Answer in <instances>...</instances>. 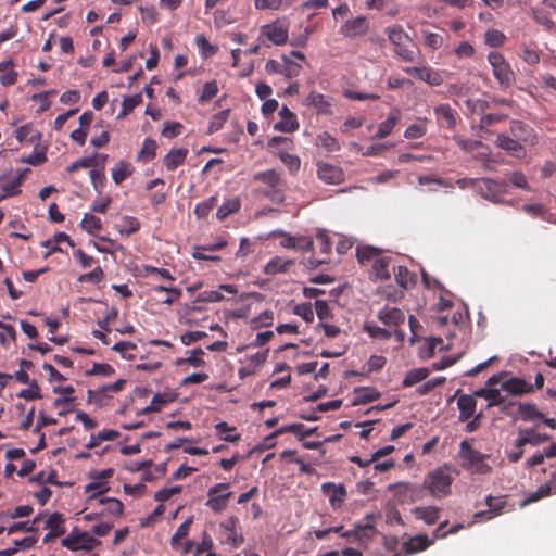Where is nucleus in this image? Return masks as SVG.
I'll list each match as a JSON object with an SVG mask.
<instances>
[{
    "instance_id": "nucleus-37",
    "label": "nucleus",
    "mask_w": 556,
    "mask_h": 556,
    "mask_svg": "<svg viewBox=\"0 0 556 556\" xmlns=\"http://www.w3.org/2000/svg\"><path fill=\"white\" fill-rule=\"evenodd\" d=\"M282 245L288 249H295L301 251H311L314 247V240L311 237H291L288 236Z\"/></svg>"
},
{
    "instance_id": "nucleus-36",
    "label": "nucleus",
    "mask_w": 556,
    "mask_h": 556,
    "mask_svg": "<svg viewBox=\"0 0 556 556\" xmlns=\"http://www.w3.org/2000/svg\"><path fill=\"white\" fill-rule=\"evenodd\" d=\"M40 138H41L40 131H38L31 123L25 124L16 130V139L21 143H23V142L34 143V142L39 141Z\"/></svg>"
},
{
    "instance_id": "nucleus-62",
    "label": "nucleus",
    "mask_w": 556,
    "mask_h": 556,
    "mask_svg": "<svg viewBox=\"0 0 556 556\" xmlns=\"http://www.w3.org/2000/svg\"><path fill=\"white\" fill-rule=\"evenodd\" d=\"M485 43L492 48H497L504 45L506 36L497 29H489L485 33Z\"/></svg>"
},
{
    "instance_id": "nucleus-47",
    "label": "nucleus",
    "mask_w": 556,
    "mask_h": 556,
    "mask_svg": "<svg viewBox=\"0 0 556 556\" xmlns=\"http://www.w3.org/2000/svg\"><path fill=\"white\" fill-rule=\"evenodd\" d=\"M52 391L55 394H62V397H58L53 401L54 407H60L65 404H72L75 401V397L73 396L75 390L74 387L72 386L54 387Z\"/></svg>"
},
{
    "instance_id": "nucleus-31",
    "label": "nucleus",
    "mask_w": 556,
    "mask_h": 556,
    "mask_svg": "<svg viewBox=\"0 0 556 556\" xmlns=\"http://www.w3.org/2000/svg\"><path fill=\"white\" fill-rule=\"evenodd\" d=\"M262 35L266 36L275 45H282L288 39V30L279 25H265L262 27Z\"/></svg>"
},
{
    "instance_id": "nucleus-55",
    "label": "nucleus",
    "mask_w": 556,
    "mask_h": 556,
    "mask_svg": "<svg viewBox=\"0 0 556 556\" xmlns=\"http://www.w3.org/2000/svg\"><path fill=\"white\" fill-rule=\"evenodd\" d=\"M195 45L200 54L205 59L213 56L218 50L216 46L210 43L204 35H198L195 37Z\"/></svg>"
},
{
    "instance_id": "nucleus-63",
    "label": "nucleus",
    "mask_w": 556,
    "mask_h": 556,
    "mask_svg": "<svg viewBox=\"0 0 556 556\" xmlns=\"http://www.w3.org/2000/svg\"><path fill=\"white\" fill-rule=\"evenodd\" d=\"M364 330L374 339L388 340L392 336L391 331L370 324H365Z\"/></svg>"
},
{
    "instance_id": "nucleus-4",
    "label": "nucleus",
    "mask_w": 556,
    "mask_h": 556,
    "mask_svg": "<svg viewBox=\"0 0 556 556\" xmlns=\"http://www.w3.org/2000/svg\"><path fill=\"white\" fill-rule=\"evenodd\" d=\"M488 62L492 67L493 75L502 89H507L515 81V73L509 63L500 52H491Z\"/></svg>"
},
{
    "instance_id": "nucleus-7",
    "label": "nucleus",
    "mask_w": 556,
    "mask_h": 556,
    "mask_svg": "<svg viewBox=\"0 0 556 556\" xmlns=\"http://www.w3.org/2000/svg\"><path fill=\"white\" fill-rule=\"evenodd\" d=\"M388 489L394 490L395 501L400 504L414 503L421 496V488L408 482L390 484Z\"/></svg>"
},
{
    "instance_id": "nucleus-28",
    "label": "nucleus",
    "mask_w": 556,
    "mask_h": 556,
    "mask_svg": "<svg viewBox=\"0 0 556 556\" xmlns=\"http://www.w3.org/2000/svg\"><path fill=\"white\" fill-rule=\"evenodd\" d=\"M188 155V149L179 148L172 149L163 160L164 166L167 170H175L178 166L182 165Z\"/></svg>"
},
{
    "instance_id": "nucleus-40",
    "label": "nucleus",
    "mask_w": 556,
    "mask_h": 556,
    "mask_svg": "<svg viewBox=\"0 0 556 556\" xmlns=\"http://www.w3.org/2000/svg\"><path fill=\"white\" fill-rule=\"evenodd\" d=\"M394 277L400 287L407 289L416 282V275L410 273L405 266L393 268Z\"/></svg>"
},
{
    "instance_id": "nucleus-48",
    "label": "nucleus",
    "mask_w": 556,
    "mask_h": 556,
    "mask_svg": "<svg viewBox=\"0 0 556 556\" xmlns=\"http://www.w3.org/2000/svg\"><path fill=\"white\" fill-rule=\"evenodd\" d=\"M80 227L89 235L97 236V233L102 229V222L93 214L86 213L80 222Z\"/></svg>"
},
{
    "instance_id": "nucleus-60",
    "label": "nucleus",
    "mask_w": 556,
    "mask_h": 556,
    "mask_svg": "<svg viewBox=\"0 0 556 556\" xmlns=\"http://www.w3.org/2000/svg\"><path fill=\"white\" fill-rule=\"evenodd\" d=\"M519 55L529 65H536L541 60L539 51L527 45L520 46Z\"/></svg>"
},
{
    "instance_id": "nucleus-5",
    "label": "nucleus",
    "mask_w": 556,
    "mask_h": 556,
    "mask_svg": "<svg viewBox=\"0 0 556 556\" xmlns=\"http://www.w3.org/2000/svg\"><path fill=\"white\" fill-rule=\"evenodd\" d=\"M62 546L68 548L70 551H79L83 549L85 552L92 551L97 545L100 544V541L89 535L87 532H72L66 538L61 541Z\"/></svg>"
},
{
    "instance_id": "nucleus-1",
    "label": "nucleus",
    "mask_w": 556,
    "mask_h": 556,
    "mask_svg": "<svg viewBox=\"0 0 556 556\" xmlns=\"http://www.w3.org/2000/svg\"><path fill=\"white\" fill-rule=\"evenodd\" d=\"M253 181L264 185L256 189L257 194L267 198L275 204L285 202L287 184L277 170L267 169L258 172L253 175Z\"/></svg>"
},
{
    "instance_id": "nucleus-17",
    "label": "nucleus",
    "mask_w": 556,
    "mask_h": 556,
    "mask_svg": "<svg viewBox=\"0 0 556 556\" xmlns=\"http://www.w3.org/2000/svg\"><path fill=\"white\" fill-rule=\"evenodd\" d=\"M377 318L388 327H397L404 324L405 314L397 307L384 306L378 312Z\"/></svg>"
},
{
    "instance_id": "nucleus-49",
    "label": "nucleus",
    "mask_w": 556,
    "mask_h": 556,
    "mask_svg": "<svg viewBox=\"0 0 556 556\" xmlns=\"http://www.w3.org/2000/svg\"><path fill=\"white\" fill-rule=\"evenodd\" d=\"M152 291L154 293H163L166 292V298H162L159 300L162 304L170 305L175 301H177L181 296V290L178 288L173 287H165V286H155L153 287Z\"/></svg>"
},
{
    "instance_id": "nucleus-29",
    "label": "nucleus",
    "mask_w": 556,
    "mask_h": 556,
    "mask_svg": "<svg viewBox=\"0 0 556 556\" xmlns=\"http://www.w3.org/2000/svg\"><path fill=\"white\" fill-rule=\"evenodd\" d=\"M18 73L14 70V62L8 59L0 62V84L4 87L12 86L17 81Z\"/></svg>"
},
{
    "instance_id": "nucleus-30",
    "label": "nucleus",
    "mask_w": 556,
    "mask_h": 556,
    "mask_svg": "<svg viewBox=\"0 0 556 556\" xmlns=\"http://www.w3.org/2000/svg\"><path fill=\"white\" fill-rule=\"evenodd\" d=\"M475 396L482 397L488 401V406H500L506 403V396L501 394V390L496 388H481L475 392Z\"/></svg>"
},
{
    "instance_id": "nucleus-9",
    "label": "nucleus",
    "mask_w": 556,
    "mask_h": 556,
    "mask_svg": "<svg viewBox=\"0 0 556 556\" xmlns=\"http://www.w3.org/2000/svg\"><path fill=\"white\" fill-rule=\"evenodd\" d=\"M370 28L369 21L365 16H357L348 20L340 27V34L346 38L355 39L361 36H365Z\"/></svg>"
},
{
    "instance_id": "nucleus-59",
    "label": "nucleus",
    "mask_w": 556,
    "mask_h": 556,
    "mask_svg": "<svg viewBox=\"0 0 556 556\" xmlns=\"http://www.w3.org/2000/svg\"><path fill=\"white\" fill-rule=\"evenodd\" d=\"M278 156L291 174H296L299 172L301 160L298 155L290 154L288 152H279Z\"/></svg>"
},
{
    "instance_id": "nucleus-18",
    "label": "nucleus",
    "mask_w": 556,
    "mask_h": 556,
    "mask_svg": "<svg viewBox=\"0 0 556 556\" xmlns=\"http://www.w3.org/2000/svg\"><path fill=\"white\" fill-rule=\"evenodd\" d=\"M27 170L28 169H25L24 172L14 176L3 175L0 177V187L7 197L17 195L21 193L20 187L25 179V173Z\"/></svg>"
},
{
    "instance_id": "nucleus-11",
    "label": "nucleus",
    "mask_w": 556,
    "mask_h": 556,
    "mask_svg": "<svg viewBox=\"0 0 556 556\" xmlns=\"http://www.w3.org/2000/svg\"><path fill=\"white\" fill-rule=\"evenodd\" d=\"M509 130L511 136L515 137L520 143L523 142L529 146H534L538 143V136L534 129L521 121H513L510 123Z\"/></svg>"
},
{
    "instance_id": "nucleus-38",
    "label": "nucleus",
    "mask_w": 556,
    "mask_h": 556,
    "mask_svg": "<svg viewBox=\"0 0 556 556\" xmlns=\"http://www.w3.org/2000/svg\"><path fill=\"white\" fill-rule=\"evenodd\" d=\"M134 170L135 168L130 163L119 161L112 168V179L116 185H119L128 177H130Z\"/></svg>"
},
{
    "instance_id": "nucleus-61",
    "label": "nucleus",
    "mask_w": 556,
    "mask_h": 556,
    "mask_svg": "<svg viewBox=\"0 0 556 556\" xmlns=\"http://www.w3.org/2000/svg\"><path fill=\"white\" fill-rule=\"evenodd\" d=\"M193 521V518L192 517H189L188 519H186L176 530V532L173 534L172 539H170V544L174 548L177 547V544L178 542L186 538L189 533V529H190V526Z\"/></svg>"
},
{
    "instance_id": "nucleus-34",
    "label": "nucleus",
    "mask_w": 556,
    "mask_h": 556,
    "mask_svg": "<svg viewBox=\"0 0 556 556\" xmlns=\"http://www.w3.org/2000/svg\"><path fill=\"white\" fill-rule=\"evenodd\" d=\"M354 392H355V397L353 400L354 406L368 404V403H371L380 397V392L372 387L356 388L354 390Z\"/></svg>"
},
{
    "instance_id": "nucleus-45",
    "label": "nucleus",
    "mask_w": 556,
    "mask_h": 556,
    "mask_svg": "<svg viewBox=\"0 0 556 556\" xmlns=\"http://www.w3.org/2000/svg\"><path fill=\"white\" fill-rule=\"evenodd\" d=\"M429 369L424 367L412 369L405 375L402 386L403 388L413 387L416 383L424 381L429 376Z\"/></svg>"
},
{
    "instance_id": "nucleus-42",
    "label": "nucleus",
    "mask_w": 556,
    "mask_h": 556,
    "mask_svg": "<svg viewBox=\"0 0 556 556\" xmlns=\"http://www.w3.org/2000/svg\"><path fill=\"white\" fill-rule=\"evenodd\" d=\"M391 257H378L372 264V274L380 280H387L391 277L390 265Z\"/></svg>"
},
{
    "instance_id": "nucleus-13",
    "label": "nucleus",
    "mask_w": 556,
    "mask_h": 556,
    "mask_svg": "<svg viewBox=\"0 0 556 556\" xmlns=\"http://www.w3.org/2000/svg\"><path fill=\"white\" fill-rule=\"evenodd\" d=\"M317 176L328 185H339L344 181L343 169L329 163L320 162L317 164Z\"/></svg>"
},
{
    "instance_id": "nucleus-15",
    "label": "nucleus",
    "mask_w": 556,
    "mask_h": 556,
    "mask_svg": "<svg viewBox=\"0 0 556 556\" xmlns=\"http://www.w3.org/2000/svg\"><path fill=\"white\" fill-rule=\"evenodd\" d=\"M321 491L328 496L329 504L333 509H339L346 498V489L343 484L325 482L321 484Z\"/></svg>"
},
{
    "instance_id": "nucleus-41",
    "label": "nucleus",
    "mask_w": 556,
    "mask_h": 556,
    "mask_svg": "<svg viewBox=\"0 0 556 556\" xmlns=\"http://www.w3.org/2000/svg\"><path fill=\"white\" fill-rule=\"evenodd\" d=\"M292 263L293 262L290 260H283L280 256H276V257H273L266 264L264 271L266 275H276L279 273H286L289 270Z\"/></svg>"
},
{
    "instance_id": "nucleus-33",
    "label": "nucleus",
    "mask_w": 556,
    "mask_h": 556,
    "mask_svg": "<svg viewBox=\"0 0 556 556\" xmlns=\"http://www.w3.org/2000/svg\"><path fill=\"white\" fill-rule=\"evenodd\" d=\"M400 118V111L396 109L392 110L388 118L379 124L375 138L382 139L389 136L392 132L394 126L399 123Z\"/></svg>"
},
{
    "instance_id": "nucleus-50",
    "label": "nucleus",
    "mask_w": 556,
    "mask_h": 556,
    "mask_svg": "<svg viewBox=\"0 0 556 556\" xmlns=\"http://www.w3.org/2000/svg\"><path fill=\"white\" fill-rule=\"evenodd\" d=\"M142 102V96L140 93H137V94H134V96H130V97H125L123 99V103H122V110L121 112L117 114V119H122L124 117H126L128 114H130L134 109L136 106H138L140 103Z\"/></svg>"
},
{
    "instance_id": "nucleus-39",
    "label": "nucleus",
    "mask_w": 556,
    "mask_h": 556,
    "mask_svg": "<svg viewBox=\"0 0 556 556\" xmlns=\"http://www.w3.org/2000/svg\"><path fill=\"white\" fill-rule=\"evenodd\" d=\"M241 207V202L238 197L228 199L217 210L216 217L219 220L226 219L228 216L237 213Z\"/></svg>"
},
{
    "instance_id": "nucleus-43",
    "label": "nucleus",
    "mask_w": 556,
    "mask_h": 556,
    "mask_svg": "<svg viewBox=\"0 0 556 556\" xmlns=\"http://www.w3.org/2000/svg\"><path fill=\"white\" fill-rule=\"evenodd\" d=\"M99 503L104 506V509L100 515L109 514L115 517L123 515L124 505L119 500L114 497H103L99 498Z\"/></svg>"
},
{
    "instance_id": "nucleus-44",
    "label": "nucleus",
    "mask_w": 556,
    "mask_h": 556,
    "mask_svg": "<svg viewBox=\"0 0 556 556\" xmlns=\"http://www.w3.org/2000/svg\"><path fill=\"white\" fill-rule=\"evenodd\" d=\"M157 144L156 141L152 138H146L142 144V148L137 154L138 162H149L155 157Z\"/></svg>"
},
{
    "instance_id": "nucleus-51",
    "label": "nucleus",
    "mask_w": 556,
    "mask_h": 556,
    "mask_svg": "<svg viewBox=\"0 0 556 556\" xmlns=\"http://www.w3.org/2000/svg\"><path fill=\"white\" fill-rule=\"evenodd\" d=\"M140 229V222L134 216H124L118 225V232L123 236H129Z\"/></svg>"
},
{
    "instance_id": "nucleus-53",
    "label": "nucleus",
    "mask_w": 556,
    "mask_h": 556,
    "mask_svg": "<svg viewBox=\"0 0 556 556\" xmlns=\"http://www.w3.org/2000/svg\"><path fill=\"white\" fill-rule=\"evenodd\" d=\"M216 433L222 438V440L230 443L238 442L240 440V434H229L236 430L235 427H230L227 422L220 421L215 426Z\"/></svg>"
},
{
    "instance_id": "nucleus-32",
    "label": "nucleus",
    "mask_w": 556,
    "mask_h": 556,
    "mask_svg": "<svg viewBox=\"0 0 556 556\" xmlns=\"http://www.w3.org/2000/svg\"><path fill=\"white\" fill-rule=\"evenodd\" d=\"M440 513L441 509L437 506L415 507L413 509L415 518L427 525H434L440 518Z\"/></svg>"
},
{
    "instance_id": "nucleus-2",
    "label": "nucleus",
    "mask_w": 556,
    "mask_h": 556,
    "mask_svg": "<svg viewBox=\"0 0 556 556\" xmlns=\"http://www.w3.org/2000/svg\"><path fill=\"white\" fill-rule=\"evenodd\" d=\"M458 457L460 466L472 473L488 475L492 471V467L485 462L490 456L475 450L468 440L460 442Z\"/></svg>"
},
{
    "instance_id": "nucleus-56",
    "label": "nucleus",
    "mask_w": 556,
    "mask_h": 556,
    "mask_svg": "<svg viewBox=\"0 0 556 556\" xmlns=\"http://www.w3.org/2000/svg\"><path fill=\"white\" fill-rule=\"evenodd\" d=\"M217 197L213 195L208 199L198 203L194 207V214L198 218H205L217 205Z\"/></svg>"
},
{
    "instance_id": "nucleus-35",
    "label": "nucleus",
    "mask_w": 556,
    "mask_h": 556,
    "mask_svg": "<svg viewBox=\"0 0 556 556\" xmlns=\"http://www.w3.org/2000/svg\"><path fill=\"white\" fill-rule=\"evenodd\" d=\"M232 492L227 491L223 494L207 495L205 506L208 507L213 513H222L228 505V500L231 497Z\"/></svg>"
},
{
    "instance_id": "nucleus-19",
    "label": "nucleus",
    "mask_w": 556,
    "mask_h": 556,
    "mask_svg": "<svg viewBox=\"0 0 556 556\" xmlns=\"http://www.w3.org/2000/svg\"><path fill=\"white\" fill-rule=\"evenodd\" d=\"M496 144L501 149L509 152L515 157L521 159L526 156L525 148L515 137H509L505 134H500L496 137Z\"/></svg>"
},
{
    "instance_id": "nucleus-12",
    "label": "nucleus",
    "mask_w": 556,
    "mask_h": 556,
    "mask_svg": "<svg viewBox=\"0 0 556 556\" xmlns=\"http://www.w3.org/2000/svg\"><path fill=\"white\" fill-rule=\"evenodd\" d=\"M404 72L430 86H440L443 84L441 73L428 66L422 67H405Z\"/></svg>"
},
{
    "instance_id": "nucleus-16",
    "label": "nucleus",
    "mask_w": 556,
    "mask_h": 556,
    "mask_svg": "<svg viewBox=\"0 0 556 556\" xmlns=\"http://www.w3.org/2000/svg\"><path fill=\"white\" fill-rule=\"evenodd\" d=\"M502 391L513 396H522L532 393L533 387L523 378L510 377L502 381Z\"/></svg>"
},
{
    "instance_id": "nucleus-25",
    "label": "nucleus",
    "mask_w": 556,
    "mask_h": 556,
    "mask_svg": "<svg viewBox=\"0 0 556 556\" xmlns=\"http://www.w3.org/2000/svg\"><path fill=\"white\" fill-rule=\"evenodd\" d=\"M434 114L437 116L438 123L448 129H452L456 126L457 123V114L451 108L450 104L443 103L434 108Z\"/></svg>"
},
{
    "instance_id": "nucleus-22",
    "label": "nucleus",
    "mask_w": 556,
    "mask_h": 556,
    "mask_svg": "<svg viewBox=\"0 0 556 556\" xmlns=\"http://www.w3.org/2000/svg\"><path fill=\"white\" fill-rule=\"evenodd\" d=\"M294 59L303 61L305 56L300 51H292L290 55H283L282 75L286 78L298 77L302 71V65L295 62Z\"/></svg>"
},
{
    "instance_id": "nucleus-3",
    "label": "nucleus",
    "mask_w": 556,
    "mask_h": 556,
    "mask_svg": "<svg viewBox=\"0 0 556 556\" xmlns=\"http://www.w3.org/2000/svg\"><path fill=\"white\" fill-rule=\"evenodd\" d=\"M454 478L448 473V467H439L428 472L421 489H427L433 497L442 498L451 493Z\"/></svg>"
},
{
    "instance_id": "nucleus-58",
    "label": "nucleus",
    "mask_w": 556,
    "mask_h": 556,
    "mask_svg": "<svg viewBox=\"0 0 556 556\" xmlns=\"http://www.w3.org/2000/svg\"><path fill=\"white\" fill-rule=\"evenodd\" d=\"M274 323V313L273 311L266 309L262 312L258 316L252 318L250 320V326L252 329H258L262 327H270Z\"/></svg>"
},
{
    "instance_id": "nucleus-20",
    "label": "nucleus",
    "mask_w": 556,
    "mask_h": 556,
    "mask_svg": "<svg viewBox=\"0 0 556 556\" xmlns=\"http://www.w3.org/2000/svg\"><path fill=\"white\" fill-rule=\"evenodd\" d=\"M279 115L281 119L275 124L274 128L276 130L293 132L299 128L298 117L288 106L283 105L279 111Z\"/></svg>"
},
{
    "instance_id": "nucleus-54",
    "label": "nucleus",
    "mask_w": 556,
    "mask_h": 556,
    "mask_svg": "<svg viewBox=\"0 0 556 556\" xmlns=\"http://www.w3.org/2000/svg\"><path fill=\"white\" fill-rule=\"evenodd\" d=\"M316 140L318 146L323 147L329 152L339 151L341 148L339 141L328 131L319 134Z\"/></svg>"
},
{
    "instance_id": "nucleus-24",
    "label": "nucleus",
    "mask_w": 556,
    "mask_h": 556,
    "mask_svg": "<svg viewBox=\"0 0 556 556\" xmlns=\"http://www.w3.org/2000/svg\"><path fill=\"white\" fill-rule=\"evenodd\" d=\"M485 504L489 507V509L484 510V511L476 513L473 516V518L476 520H480L483 517H486L488 519H492L495 516L500 515L506 505V501L503 496L493 497V496L489 495L485 500Z\"/></svg>"
},
{
    "instance_id": "nucleus-46",
    "label": "nucleus",
    "mask_w": 556,
    "mask_h": 556,
    "mask_svg": "<svg viewBox=\"0 0 556 556\" xmlns=\"http://www.w3.org/2000/svg\"><path fill=\"white\" fill-rule=\"evenodd\" d=\"M65 519L60 513H53L49 516L46 521V528L49 529L56 536H61L65 533Z\"/></svg>"
},
{
    "instance_id": "nucleus-10",
    "label": "nucleus",
    "mask_w": 556,
    "mask_h": 556,
    "mask_svg": "<svg viewBox=\"0 0 556 556\" xmlns=\"http://www.w3.org/2000/svg\"><path fill=\"white\" fill-rule=\"evenodd\" d=\"M551 437L546 433L536 432L534 427L520 428L518 430V438L515 440L514 447H523L526 445L538 446L547 442Z\"/></svg>"
},
{
    "instance_id": "nucleus-26",
    "label": "nucleus",
    "mask_w": 556,
    "mask_h": 556,
    "mask_svg": "<svg viewBox=\"0 0 556 556\" xmlns=\"http://www.w3.org/2000/svg\"><path fill=\"white\" fill-rule=\"evenodd\" d=\"M433 541H431L426 534H418L409 538L402 545L404 555H410L427 549Z\"/></svg>"
},
{
    "instance_id": "nucleus-21",
    "label": "nucleus",
    "mask_w": 556,
    "mask_h": 556,
    "mask_svg": "<svg viewBox=\"0 0 556 556\" xmlns=\"http://www.w3.org/2000/svg\"><path fill=\"white\" fill-rule=\"evenodd\" d=\"M303 428V424H291L285 427H281L267 435L263 442L255 447V450L258 451H265L273 448L276 445V438L283 434V433H299L300 430Z\"/></svg>"
},
{
    "instance_id": "nucleus-57",
    "label": "nucleus",
    "mask_w": 556,
    "mask_h": 556,
    "mask_svg": "<svg viewBox=\"0 0 556 556\" xmlns=\"http://www.w3.org/2000/svg\"><path fill=\"white\" fill-rule=\"evenodd\" d=\"M380 253L381 250L371 245L359 247L356 250V257L361 264H364L365 262H369L371 260L375 261L376 258H378Z\"/></svg>"
},
{
    "instance_id": "nucleus-14",
    "label": "nucleus",
    "mask_w": 556,
    "mask_h": 556,
    "mask_svg": "<svg viewBox=\"0 0 556 556\" xmlns=\"http://www.w3.org/2000/svg\"><path fill=\"white\" fill-rule=\"evenodd\" d=\"M304 105L314 108L317 114H332V99L317 91H311L304 100Z\"/></svg>"
},
{
    "instance_id": "nucleus-8",
    "label": "nucleus",
    "mask_w": 556,
    "mask_h": 556,
    "mask_svg": "<svg viewBox=\"0 0 556 556\" xmlns=\"http://www.w3.org/2000/svg\"><path fill=\"white\" fill-rule=\"evenodd\" d=\"M376 534V527L368 522L365 525H355L352 530L342 533V538H345L349 543H358L359 545L366 546Z\"/></svg>"
},
{
    "instance_id": "nucleus-64",
    "label": "nucleus",
    "mask_w": 556,
    "mask_h": 556,
    "mask_svg": "<svg viewBox=\"0 0 556 556\" xmlns=\"http://www.w3.org/2000/svg\"><path fill=\"white\" fill-rule=\"evenodd\" d=\"M422 36L425 45L433 50L440 49L444 43V38L437 33L424 30Z\"/></svg>"
},
{
    "instance_id": "nucleus-27",
    "label": "nucleus",
    "mask_w": 556,
    "mask_h": 556,
    "mask_svg": "<svg viewBox=\"0 0 556 556\" xmlns=\"http://www.w3.org/2000/svg\"><path fill=\"white\" fill-rule=\"evenodd\" d=\"M457 406L459 409V421H467L470 417L473 416L477 401L472 395L463 394L458 397Z\"/></svg>"
},
{
    "instance_id": "nucleus-23",
    "label": "nucleus",
    "mask_w": 556,
    "mask_h": 556,
    "mask_svg": "<svg viewBox=\"0 0 556 556\" xmlns=\"http://www.w3.org/2000/svg\"><path fill=\"white\" fill-rule=\"evenodd\" d=\"M517 405L519 418L523 421H533L536 419H543L544 414L541 413L536 405L532 402H509L506 407Z\"/></svg>"
},
{
    "instance_id": "nucleus-52",
    "label": "nucleus",
    "mask_w": 556,
    "mask_h": 556,
    "mask_svg": "<svg viewBox=\"0 0 556 556\" xmlns=\"http://www.w3.org/2000/svg\"><path fill=\"white\" fill-rule=\"evenodd\" d=\"M229 114H230L229 109L223 110V111L214 114L208 123L207 132L214 134V132L220 130L224 127L227 119L229 118Z\"/></svg>"
},
{
    "instance_id": "nucleus-6",
    "label": "nucleus",
    "mask_w": 556,
    "mask_h": 556,
    "mask_svg": "<svg viewBox=\"0 0 556 556\" xmlns=\"http://www.w3.org/2000/svg\"><path fill=\"white\" fill-rule=\"evenodd\" d=\"M477 191L483 199L496 203L506 192V182L491 178H481L478 181Z\"/></svg>"
}]
</instances>
